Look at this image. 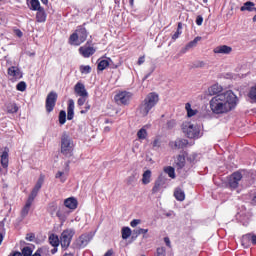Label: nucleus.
<instances>
[{
  "label": "nucleus",
  "mask_w": 256,
  "mask_h": 256,
  "mask_svg": "<svg viewBox=\"0 0 256 256\" xmlns=\"http://www.w3.org/2000/svg\"><path fill=\"white\" fill-rule=\"evenodd\" d=\"M239 104V98L232 90H226L209 101L210 110L214 115H227Z\"/></svg>",
  "instance_id": "nucleus-1"
},
{
  "label": "nucleus",
  "mask_w": 256,
  "mask_h": 256,
  "mask_svg": "<svg viewBox=\"0 0 256 256\" xmlns=\"http://www.w3.org/2000/svg\"><path fill=\"white\" fill-rule=\"evenodd\" d=\"M159 103V94L155 92L149 93L144 101L140 104L139 113L142 117H147L149 115V111L155 107Z\"/></svg>",
  "instance_id": "nucleus-2"
},
{
  "label": "nucleus",
  "mask_w": 256,
  "mask_h": 256,
  "mask_svg": "<svg viewBox=\"0 0 256 256\" xmlns=\"http://www.w3.org/2000/svg\"><path fill=\"white\" fill-rule=\"evenodd\" d=\"M74 149L75 144L73 143V139H71L67 133H64L61 137L60 153H62L64 157H73Z\"/></svg>",
  "instance_id": "nucleus-3"
},
{
  "label": "nucleus",
  "mask_w": 256,
  "mask_h": 256,
  "mask_svg": "<svg viewBox=\"0 0 256 256\" xmlns=\"http://www.w3.org/2000/svg\"><path fill=\"white\" fill-rule=\"evenodd\" d=\"M89 34L87 33V29L83 26H78L75 30V32L70 36L69 38V44L75 45L76 47H79L82 43H85L87 41V36Z\"/></svg>",
  "instance_id": "nucleus-4"
},
{
  "label": "nucleus",
  "mask_w": 256,
  "mask_h": 256,
  "mask_svg": "<svg viewBox=\"0 0 256 256\" xmlns=\"http://www.w3.org/2000/svg\"><path fill=\"white\" fill-rule=\"evenodd\" d=\"M182 131L189 139H199L201 137V126L191 122H183Z\"/></svg>",
  "instance_id": "nucleus-5"
},
{
  "label": "nucleus",
  "mask_w": 256,
  "mask_h": 256,
  "mask_svg": "<svg viewBox=\"0 0 256 256\" xmlns=\"http://www.w3.org/2000/svg\"><path fill=\"white\" fill-rule=\"evenodd\" d=\"M94 234L92 232L82 234L79 238H77L74 242V249H85L91 240L93 239Z\"/></svg>",
  "instance_id": "nucleus-6"
},
{
  "label": "nucleus",
  "mask_w": 256,
  "mask_h": 256,
  "mask_svg": "<svg viewBox=\"0 0 256 256\" xmlns=\"http://www.w3.org/2000/svg\"><path fill=\"white\" fill-rule=\"evenodd\" d=\"M75 235V230L69 228L62 232L60 236V245L63 249H67L71 245V239Z\"/></svg>",
  "instance_id": "nucleus-7"
},
{
  "label": "nucleus",
  "mask_w": 256,
  "mask_h": 256,
  "mask_svg": "<svg viewBox=\"0 0 256 256\" xmlns=\"http://www.w3.org/2000/svg\"><path fill=\"white\" fill-rule=\"evenodd\" d=\"M131 97H133L131 92L122 91L115 95L114 101L117 103V105H127L130 103Z\"/></svg>",
  "instance_id": "nucleus-8"
},
{
  "label": "nucleus",
  "mask_w": 256,
  "mask_h": 256,
  "mask_svg": "<svg viewBox=\"0 0 256 256\" xmlns=\"http://www.w3.org/2000/svg\"><path fill=\"white\" fill-rule=\"evenodd\" d=\"M243 179V175L240 172H234L228 178V187L229 189H237L241 185V181Z\"/></svg>",
  "instance_id": "nucleus-9"
},
{
  "label": "nucleus",
  "mask_w": 256,
  "mask_h": 256,
  "mask_svg": "<svg viewBox=\"0 0 256 256\" xmlns=\"http://www.w3.org/2000/svg\"><path fill=\"white\" fill-rule=\"evenodd\" d=\"M57 103V93L50 92L46 98V111L47 113H51L53 109H55V104Z\"/></svg>",
  "instance_id": "nucleus-10"
},
{
  "label": "nucleus",
  "mask_w": 256,
  "mask_h": 256,
  "mask_svg": "<svg viewBox=\"0 0 256 256\" xmlns=\"http://www.w3.org/2000/svg\"><path fill=\"white\" fill-rule=\"evenodd\" d=\"M45 182V176L41 175L34 188L32 189V192L30 193L28 199H31L32 201H35V197H37L39 191L41 190V187H43V183Z\"/></svg>",
  "instance_id": "nucleus-11"
},
{
  "label": "nucleus",
  "mask_w": 256,
  "mask_h": 256,
  "mask_svg": "<svg viewBox=\"0 0 256 256\" xmlns=\"http://www.w3.org/2000/svg\"><path fill=\"white\" fill-rule=\"evenodd\" d=\"M251 244L256 245V235L255 234H246V235L242 236L243 247H249Z\"/></svg>",
  "instance_id": "nucleus-12"
},
{
  "label": "nucleus",
  "mask_w": 256,
  "mask_h": 256,
  "mask_svg": "<svg viewBox=\"0 0 256 256\" xmlns=\"http://www.w3.org/2000/svg\"><path fill=\"white\" fill-rule=\"evenodd\" d=\"M8 75L16 81L23 77V73L17 66H11L10 68H8Z\"/></svg>",
  "instance_id": "nucleus-13"
},
{
  "label": "nucleus",
  "mask_w": 256,
  "mask_h": 256,
  "mask_svg": "<svg viewBox=\"0 0 256 256\" xmlns=\"http://www.w3.org/2000/svg\"><path fill=\"white\" fill-rule=\"evenodd\" d=\"M74 91L79 97H89V93L83 83L78 82L74 87Z\"/></svg>",
  "instance_id": "nucleus-14"
},
{
  "label": "nucleus",
  "mask_w": 256,
  "mask_h": 256,
  "mask_svg": "<svg viewBox=\"0 0 256 256\" xmlns=\"http://www.w3.org/2000/svg\"><path fill=\"white\" fill-rule=\"evenodd\" d=\"M164 186H165V179H163V177H159L154 183V186L152 188V193L154 195L155 193H159V191H161V189H163Z\"/></svg>",
  "instance_id": "nucleus-15"
},
{
  "label": "nucleus",
  "mask_w": 256,
  "mask_h": 256,
  "mask_svg": "<svg viewBox=\"0 0 256 256\" xmlns=\"http://www.w3.org/2000/svg\"><path fill=\"white\" fill-rule=\"evenodd\" d=\"M233 51V48L231 46L227 45H221L214 49V53L221 54V55H229Z\"/></svg>",
  "instance_id": "nucleus-16"
},
{
  "label": "nucleus",
  "mask_w": 256,
  "mask_h": 256,
  "mask_svg": "<svg viewBox=\"0 0 256 256\" xmlns=\"http://www.w3.org/2000/svg\"><path fill=\"white\" fill-rule=\"evenodd\" d=\"M74 115H75V101H73V99H70L68 101V108H67L68 121L73 120Z\"/></svg>",
  "instance_id": "nucleus-17"
},
{
  "label": "nucleus",
  "mask_w": 256,
  "mask_h": 256,
  "mask_svg": "<svg viewBox=\"0 0 256 256\" xmlns=\"http://www.w3.org/2000/svg\"><path fill=\"white\" fill-rule=\"evenodd\" d=\"M187 140L185 139H177L175 141L170 142V147L172 149H183V147H187Z\"/></svg>",
  "instance_id": "nucleus-18"
},
{
  "label": "nucleus",
  "mask_w": 256,
  "mask_h": 256,
  "mask_svg": "<svg viewBox=\"0 0 256 256\" xmlns=\"http://www.w3.org/2000/svg\"><path fill=\"white\" fill-rule=\"evenodd\" d=\"M79 53L83 57L88 58L90 55L95 54V48L87 47V46H82V47L79 48Z\"/></svg>",
  "instance_id": "nucleus-19"
},
{
  "label": "nucleus",
  "mask_w": 256,
  "mask_h": 256,
  "mask_svg": "<svg viewBox=\"0 0 256 256\" xmlns=\"http://www.w3.org/2000/svg\"><path fill=\"white\" fill-rule=\"evenodd\" d=\"M56 216L61 221V223H65L67 217L69 216V212L65 209V207H62L57 210Z\"/></svg>",
  "instance_id": "nucleus-20"
},
{
  "label": "nucleus",
  "mask_w": 256,
  "mask_h": 256,
  "mask_svg": "<svg viewBox=\"0 0 256 256\" xmlns=\"http://www.w3.org/2000/svg\"><path fill=\"white\" fill-rule=\"evenodd\" d=\"M0 163L3 169H7V167H9V149L5 148V151L1 155Z\"/></svg>",
  "instance_id": "nucleus-21"
},
{
  "label": "nucleus",
  "mask_w": 256,
  "mask_h": 256,
  "mask_svg": "<svg viewBox=\"0 0 256 256\" xmlns=\"http://www.w3.org/2000/svg\"><path fill=\"white\" fill-rule=\"evenodd\" d=\"M77 199L70 197L64 200V206L67 207V209H71L74 211V209H77Z\"/></svg>",
  "instance_id": "nucleus-22"
},
{
  "label": "nucleus",
  "mask_w": 256,
  "mask_h": 256,
  "mask_svg": "<svg viewBox=\"0 0 256 256\" xmlns=\"http://www.w3.org/2000/svg\"><path fill=\"white\" fill-rule=\"evenodd\" d=\"M137 181H139V173L133 172L130 176L126 179V185H131L134 187V185L137 184Z\"/></svg>",
  "instance_id": "nucleus-23"
},
{
  "label": "nucleus",
  "mask_w": 256,
  "mask_h": 256,
  "mask_svg": "<svg viewBox=\"0 0 256 256\" xmlns=\"http://www.w3.org/2000/svg\"><path fill=\"white\" fill-rule=\"evenodd\" d=\"M36 21L37 23H45L47 21V13L45 12V9L38 10L36 13Z\"/></svg>",
  "instance_id": "nucleus-24"
},
{
  "label": "nucleus",
  "mask_w": 256,
  "mask_h": 256,
  "mask_svg": "<svg viewBox=\"0 0 256 256\" xmlns=\"http://www.w3.org/2000/svg\"><path fill=\"white\" fill-rule=\"evenodd\" d=\"M221 93H223V87H221L219 84H214L209 88V94L214 95V97L216 95H221Z\"/></svg>",
  "instance_id": "nucleus-25"
},
{
  "label": "nucleus",
  "mask_w": 256,
  "mask_h": 256,
  "mask_svg": "<svg viewBox=\"0 0 256 256\" xmlns=\"http://www.w3.org/2000/svg\"><path fill=\"white\" fill-rule=\"evenodd\" d=\"M31 205H33V200L28 198V200L26 201L25 206L22 208V211H21L22 217H27V215H29V211L31 209Z\"/></svg>",
  "instance_id": "nucleus-26"
},
{
  "label": "nucleus",
  "mask_w": 256,
  "mask_h": 256,
  "mask_svg": "<svg viewBox=\"0 0 256 256\" xmlns=\"http://www.w3.org/2000/svg\"><path fill=\"white\" fill-rule=\"evenodd\" d=\"M199 41H201V37L197 36L196 38H194V40H192L185 46L183 53H187L189 49H193V47H197V44L199 43Z\"/></svg>",
  "instance_id": "nucleus-27"
},
{
  "label": "nucleus",
  "mask_w": 256,
  "mask_h": 256,
  "mask_svg": "<svg viewBox=\"0 0 256 256\" xmlns=\"http://www.w3.org/2000/svg\"><path fill=\"white\" fill-rule=\"evenodd\" d=\"M174 197L177 201H185V191L181 188H176L174 191Z\"/></svg>",
  "instance_id": "nucleus-28"
},
{
  "label": "nucleus",
  "mask_w": 256,
  "mask_h": 256,
  "mask_svg": "<svg viewBox=\"0 0 256 256\" xmlns=\"http://www.w3.org/2000/svg\"><path fill=\"white\" fill-rule=\"evenodd\" d=\"M240 11H255L256 13V8H255V3L253 2H246L244 5L240 8Z\"/></svg>",
  "instance_id": "nucleus-29"
},
{
  "label": "nucleus",
  "mask_w": 256,
  "mask_h": 256,
  "mask_svg": "<svg viewBox=\"0 0 256 256\" xmlns=\"http://www.w3.org/2000/svg\"><path fill=\"white\" fill-rule=\"evenodd\" d=\"M143 185H149L151 183V170H146L142 175Z\"/></svg>",
  "instance_id": "nucleus-30"
},
{
  "label": "nucleus",
  "mask_w": 256,
  "mask_h": 256,
  "mask_svg": "<svg viewBox=\"0 0 256 256\" xmlns=\"http://www.w3.org/2000/svg\"><path fill=\"white\" fill-rule=\"evenodd\" d=\"M30 9H32V11H40L43 7H41L39 0H30Z\"/></svg>",
  "instance_id": "nucleus-31"
},
{
  "label": "nucleus",
  "mask_w": 256,
  "mask_h": 256,
  "mask_svg": "<svg viewBox=\"0 0 256 256\" xmlns=\"http://www.w3.org/2000/svg\"><path fill=\"white\" fill-rule=\"evenodd\" d=\"M185 109L187 111V117H195V114L197 113V109H193L190 103H186Z\"/></svg>",
  "instance_id": "nucleus-32"
},
{
  "label": "nucleus",
  "mask_w": 256,
  "mask_h": 256,
  "mask_svg": "<svg viewBox=\"0 0 256 256\" xmlns=\"http://www.w3.org/2000/svg\"><path fill=\"white\" fill-rule=\"evenodd\" d=\"M6 109L8 113H17L19 111V107L13 102L8 103Z\"/></svg>",
  "instance_id": "nucleus-33"
},
{
  "label": "nucleus",
  "mask_w": 256,
  "mask_h": 256,
  "mask_svg": "<svg viewBox=\"0 0 256 256\" xmlns=\"http://www.w3.org/2000/svg\"><path fill=\"white\" fill-rule=\"evenodd\" d=\"M49 243L52 245V247H59V237H57L55 234L50 235Z\"/></svg>",
  "instance_id": "nucleus-34"
},
{
  "label": "nucleus",
  "mask_w": 256,
  "mask_h": 256,
  "mask_svg": "<svg viewBox=\"0 0 256 256\" xmlns=\"http://www.w3.org/2000/svg\"><path fill=\"white\" fill-rule=\"evenodd\" d=\"M121 233L122 239H129L131 237V228L123 227Z\"/></svg>",
  "instance_id": "nucleus-35"
},
{
  "label": "nucleus",
  "mask_w": 256,
  "mask_h": 256,
  "mask_svg": "<svg viewBox=\"0 0 256 256\" xmlns=\"http://www.w3.org/2000/svg\"><path fill=\"white\" fill-rule=\"evenodd\" d=\"M66 121H67V112H65V110H61L59 113L60 125H65Z\"/></svg>",
  "instance_id": "nucleus-36"
},
{
  "label": "nucleus",
  "mask_w": 256,
  "mask_h": 256,
  "mask_svg": "<svg viewBox=\"0 0 256 256\" xmlns=\"http://www.w3.org/2000/svg\"><path fill=\"white\" fill-rule=\"evenodd\" d=\"M176 165L179 169H183V167H185V156L179 155L176 160Z\"/></svg>",
  "instance_id": "nucleus-37"
},
{
  "label": "nucleus",
  "mask_w": 256,
  "mask_h": 256,
  "mask_svg": "<svg viewBox=\"0 0 256 256\" xmlns=\"http://www.w3.org/2000/svg\"><path fill=\"white\" fill-rule=\"evenodd\" d=\"M164 172L167 173V175L171 177V179H175V168L168 166L164 168Z\"/></svg>",
  "instance_id": "nucleus-38"
},
{
  "label": "nucleus",
  "mask_w": 256,
  "mask_h": 256,
  "mask_svg": "<svg viewBox=\"0 0 256 256\" xmlns=\"http://www.w3.org/2000/svg\"><path fill=\"white\" fill-rule=\"evenodd\" d=\"M108 65H109V60H101L98 63V71H105Z\"/></svg>",
  "instance_id": "nucleus-39"
},
{
  "label": "nucleus",
  "mask_w": 256,
  "mask_h": 256,
  "mask_svg": "<svg viewBox=\"0 0 256 256\" xmlns=\"http://www.w3.org/2000/svg\"><path fill=\"white\" fill-rule=\"evenodd\" d=\"M248 97L251 99L252 103L256 101V85L250 89Z\"/></svg>",
  "instance_id": "nucleus-40"
},
{
  "label": "nucleus",
  "mask_w": 256,
  "mask_h": 256,
  "mask_svg": "<svg viewBox=\"0 0 256 256\" xmlns=\"http://www.w3.org/2000/svg\"><path fill=\"white\" fill-rule=\"evenodd\" d=\"M137 137L138 139H141V140L147 139V130L145 128H141L137 132Z\"/></svg>",
  "instance_id": "nucleus-41"
},
{
  "label": "nucleus",
  "mask_w": 256,
  "mask_h": 256,
  "mask_svg": "<svg viewBox=\"0 0 256 256\" xmlns=\"http://www.w3.org/2000/svg\"><path fill=\"white\" fill-rule=\"evenodd\" d=\"M48 211L50 215L54 216L55 211H57V202H51L48 206Z\"/></svg>",
  "instance_id": "nucleus-42"
},
{
  "label": "nucleus",
  "mask_w": 256,
  "mask_h": 256,
  "mask_svg": "<svg viewBox=\"0 0 256 256\" xmlns=\"http://www.w3.org/2000/svg\"><path fill=\"white\" fill-rule=\"evenodd\" d=\"M80 73H82V75H89V73H91V66L81 65L80 66Z\"/></svg>",
  "instance_id": "nucleus-43"
},
{
  "label": "nucleus",
  "mask_w": 256,
  "mask_h": 256,
  "mask_svg": "<svg viewBox=\"0 0 256 256\" xmlns=\"http://www.w3.org/2000/svg\"><path fill=\"white\" fill-rule=\"evenodd\" d=\"M56 179H60L61 183H65V181H67V174H65V172L59 171L56 174Z\"/></svg>",
  "instance_id": "nucleus-44"
},
{
  "label": "nucleus",
  "mask_w": 256,
  "mask_h": 256,
  "mask_svg": "<svg viewBox=\"0 0 256 256\" xmlns=\"http://www.w3.org/2000/svg\"><path fill=\"white\" fill-rule=\"evenodd\" d=\"M16 89H17V91H21V92L26 91L27 83H25L24 81L19 82L16 86Z\"/></svg>",
  "instance_id": "nucleus-45"
},
{
  "label": "nucleus",
  "mask_w": 256,
  "mask_h": 256,
  "mask_svg": "<svg viewBox=\"0 0 256 256\" xmlns=\"http://www.w3.org/2000/svg\"><path fill=\"white\" fill-rule=\"evenodd\" d=\"M22 255L23 256H31V255H33V250L31 249V247L26 246L22 249Z\"/></svg>",
  "instance_id": "nucleus-46"
},
{
  "label": "nucleus",
  "mask_w": 256,
  "mask_h": 256,
  "mask_svg": "<svg viewBox=\"0 0 256 256\" xmlns=\"http://www.w3.org/2000/svg\"><path fill=\"white\" fill-rule=\"evenodd\" d=\"M87 97H89V96H80V98L77 101L78 107H83V105H85V103L87 101Z\"/></svg>",
  "instance_id": "nucleus-47"
},
{
  "label": "nucleus",
  "mask_w": 256,
  "mask_h": 256,
  "mask_svg": "<svg viewBox=\"0 0 256 256\" xmlns=\"http://www.w3.org/2000/svg\"><path fill=\"white\" fill-rule=\"evenodd\" d=\"M134 233L136 235H145V234L149 233V229L140 228V229L134 230Z\"/></svg>",
  "instance_id": "nucleus-48"
},
{
  "label": "nucleus",
  "mask_w": 256,
  "mask_h": 256,
  "mask_svg": "<svg viewBox=\"0 0 256 256\" xmlns=\"http://www.w3.org/2000/svg\"><path fill=\"white\" fill-rule=\"evenodd\" d=\"M153 149H159L161 147V140L159 138H156L152 143Z\"/></svg>",
  "instance_id": "nucleus-49"
},
{
  "label": "nucleus",
  "mask_w": 256,
  "mask_h": 256,
  "mask_svg": "<svg viewBox=\"0 0 256 256\" xmlns=\"http://www.w3.org/2000/svg\"><path fill=\"white\" fill-rule=\"evenodd\" d=\"M165 255H166L165 248L161 247L157 249V256H165Z\"/></svg>",
  "instance_id": "nucleus-50"
},
{
  "label": "nucleus",
  "mask_w": 256,
  "mask_h": 256,
  "mask_svg": "<svg viewBox=\"0 0 256 256\" xmlns=\"http://www.w3.org/2000/svg\"><path fill=\"white\" fill-rule=\"evenodd\" d=\"M140 223H141V220H139V219H134V220H132V221L130 222V225H131V227H137V225H140Z\"/></svg>",
  "instance_id": "nucleus-51"
},
{
  "label": "nucleus",
  "mask_w": 256,
  "mask_h": 256,
  "mask_svg": "<svg viewBox=\"0 0 256 256\" xmlns=\"http://www.w3.org/2000/svg\"><path fill=\"white\" fill-rule=\"evenodd\" d=\"M175 125H177L175 120H170V121L167 122L168 129H173V127H175Z\"/></svg>",
  "instance_id": "nucleus-52"
},
{
  "label": "nucleus",
  "mask_w": 256,
  "mask_h": 256,
  "mask_svg": "<svg viewBox=\"0 0 256 256\" xmlns=\"http://www.w3.org/2000/svg\"><path fill=\"white\" fill-rule=\"evenodd\" d=\"M181 30H177L174 34H173V36H172V39L175 41V40H177V39H179V35H181Z\"/></svg>",
  "instance_id": "nucleus-53"
},
{
  "label": "nucleus",
  "mask_w": 256,
  "mask_h": 256,
  "mask_svg": "<svg viewBox=\"0 0 256 256\" xmlns=\"http://www.w3.org/2000/svg\"><path fill=\"white\" fill-rule=\"evenodd\" d=\"M196 24L199 26L203 25V16H197Z\"/></svg>",
  "instance_id": "nucleus-54"
},
{
  "label": "nucleus",
  "mask_w": 256,
  "mask_h": 256,
  "mask_svg": "<svg viewBox=\"0 0 256 256\" xmlns=\"http://www.w3.org/2000/svg\"><path fill=\"white\" fill-rule=\"evenodd\" d=\"M33 239H35V235L34 234H27L26 235V241H33Z\"/></svg>",
  "instance_id": "nucleus-55"
},
{
  "label": "nucleus",
  "mask_w": 256,
  "mask_h": 256,
  "mask_svg": "<svg viewBox=\"0 0 256 256\" xmlns=\"http://www.w3.org/2000/svg\"><path fill=\"white\" fill-rule=\"evenodd\" d=\"M145 63V56H141L139 59H138V65H143Z\"/></svg>",
  "instance_id": "nucleus-56"
},
{
  "label": "nucleus",
  "mask_w": 256,
  "mask_h": 256,
  "mask_svg": "<svg viewBox=\"0 0 256 256\" xmlns=\"http://www.w3.org/2000/svg\"><path fill=\"white\" fill-rule=\"evenodd\" d=\"M164 243H166L167 247H171V240L168 237L164 238Z\"/></svg>",
  "instance_id": "nucleus-57"
},
{
  "label": "nucleus",
  "mask_w": 256,
  "mask_h": 256,
  "mask_svg": "<svg viewBox=\"0 0 256 256\" xmlns=\"http://www.w3.org/2000/svg\"><path fill=\"white\" fill-rule=\"evenodd\" d=\"M206 63L204 61H198L196 67H205Z\"/></svg>",
  "instance_id": "nucleus-58"
},
{
  "label": "nucleus",
  "mask_w": 256,
  "mask_h": 256,
  "mask_svg": "<svg viewBox=\"0 0 256 256\" xmlns=\"http://www.w3.org/2000/svg\"><path fill=\"white\" fill-rule=\"evenodd\" d=\"M15 33L17 37H23V32H21V30H16Z\"/></svg>",
  "instance_id": "nucleus-59"
},
{
  "label": "nucleus",
  "mask_w": 256,
  "mask_h": 256,
  "mask_svg": "<svg viewBox=\"0 0 256 256\" xmlns=\"http://www.w3.org/2000/svg\"><path fill=\"white\" fill-rule=\"evenodd\" d=\"M32 256H41V249H38Z\"/></svg>",
  "instance_id": "nucleus-60"
},
{
  "label": "nucleus",
  "mask_w": 256,
  "mask_h": 256,
  "mask_svg": "<svg viewBox=\"0 0 256 256\" xmlns=\"http://www.w3.org/2000/svg\"><path fill=\"white\" fill-rule=\"evenodd\" d=\"M111 255H113V250H108V251L104 254V256H111Z\"/></svg>",
  "instance_id": "nucleus-61"
},
{
  "label": "nucleus",
  "mask_w": 256,
  "mask_h": 256,
  "mask_svg": "<svg viewBox=\"0 0 256 256\" xmlns=\"http://www.w3.org/2000/svg\"><path fill=\"white\" fill-rule=\"evenodd\" d=\"M12 256H23V254H21V252H15Z\"/></svg>",
  "instance_id": "nucleus-62"
},
{
  "label": "nucleus",
  "mask_w": 256,
  "mask_h": 256,
  "mask_svg": "<svg viewBox=\"0 0 256 256\" xmlns=\"http://www.w3.org/2000/svg\"><path fill=\"white\" fill-rule=\"evenodd\" d=\"M252 203H253V205H256V195H254V196L252 197Z\"/></svg>",
  "instance_id": "nucleus-63"
},
{
  "label": "nucleus",
  "mask_w": 256,
  "mask_h": 256,
  "mask_svg": "<svg viewBox=\"0 0 256 256\" xmlns=\"http://www.w3.org/2000/svg\"><path fill=\"white\" fill-rule=\"evenodd\" d=\"M89 109H91V105L86 104V106H85V110H86V111H89Z\"/></svg>",
  "instance_id": "nucleus-64"
}]
</instances>
